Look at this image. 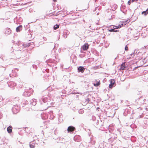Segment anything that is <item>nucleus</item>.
I'll return each instance as SVG.
<instances>
[{
    "instance_id": "4be33fe9",
    "label": "nucleus",
    "mask_w": 148,
    "mask_h": 148,
    "mask_svg": "<svg viewBox=\"0 0 148 148\" xmlns=\"http://www.w3.org/2000/svg\"><path fill=\"white\" fill-rule=\"evenodd\" d=\"M131 2H132L131 0H130L129 1H128V4L129 5H130V4Z\"/></svg>"
},
{
    "instance_id": "aec40b11",
    "label": "nucleus",
    "mask_w": 148,
    "mask_h": 148,
    "mask_svg": "<svg viewBox=\"0 0 148 148\" xmlns=\"http://www.w3.org/2000/svg\"><path fill=\"white\" fill-rule=\"evenodd\" d=\"M121 26H120V25H119L118 26H114V29H118V28H120V27H121Z\"/></svg>"
},
{
    "instance_id": "dca6fc26",
    "label": "nucleus",
    "mask_w": 148,
    "mask_h": 148,
    "mask_svg": "<svg viewBox=\"0 0 148 148\" xmlns=\"http://www.w3.org/2000/svg\"><path fill=\"white\" fill-rule=\"evenodd\" d=\"M29 45H29V44H27V45L23 44L21 46V48H20V49H21L23 47H27L29 46Z\"/></svg>"
},
{
    "instance_id": "5701e85b",
    "label": "nucleus",
    "mask_w": 148,
    "mask_h": 148,
    "mask_svg": "<svg viewBox=\"0 0 148 148\" xmlns=\"http://www.w3.org/2000/svg\"><path fill=\"white\" fill-rule=\"evenodd\" d=\"M128 47L127 46H126L125 47V50H126V51H128Z\"/></svg>"
},
{
    "instance_id": "f8f14e48",
    "label": "nucleus",
    "mask_w": 148,
    "mask_h": 148,
    "mask_svg": "<svg viewBox=\"0 0 148 148\" xmlns=\"http://www.w3.org/2000/svg\"><path fill=\"white\" fill-rule=\"evenodd\" d=\"M31 102L33 106H35L36 104V100L35 99H32Z\"/></svg>"
},
{
    "instance_id": "9d476101",
    "label": "nucleus",
    "mask_w": 148,
    "mask_h": 148,
    "mask_svg": "<svg viewBox=\"0 0 148 148\" xmlns=\"http://www.w3.org/2000/svg\"><path fill=\"white\" fill-rule=\"evenodd\" d=\"M16 109V108L15 107H14L12 108V111L14 113H16L18 112H19V110L18 109L16 110V111L15 110Z\"/></svg>"
},
{
    "instance_id": "4468645a",
    "label": "nucleus",
    "mask_w": 148,
    "mask_h": 148,
    "mask_svg": "<svg viewBox=\"0 0 148 148\" xmlns=\"http://www.w3.org/2000/svg\"><path fill=\"white\" fill-rule=\"evenodd\" d=\"M42 101L44 103H45L48 100L47 98L46 97H42Z\"/></svg>"
},
{
    "instance_id": "2eb2a0df",
    "label": "nucleus",
    "mask_w": 148,
    "mask_h": 148,
    "mask_svg": "<svg viewBox=\"0 0 148 148\" xmlns=\"http://www.w3.org/2000/svg\"><path fill=\"white\" fill-rule=\"evenodd\" d=\"M31 94L29 93H27V92H25L24 93V95L25 96H29Z\"/></svg>"
},
{
    "instance_id": "bb28decb",
    "label": "nucleus",
    "mask_w": 148,
    "mask_h": 148,
    "mask_svg": "<svg viewBox=\"0 0 148 148\" xmlns=\"http://www.w3.org/2000/svg\"><path fill=\"white\" fill-rule=\"evenodd\" d=\"M132 55V54H131V55Z\"/></svg>"
},
{
    "instance_id": "6e6552de",
    "label": "nucleus",
    "mask_w": 148,
    "mask_h": 148,
    "mask_svg": "<svg viewBox=\"0 0 148 148\" xmlns=\"http://www.w3.org/2000/svg\"><path fill=\"white\" fill-rule=\"evenodd\" d=\"M22 27L21 25H20L17 27L16 29V32H20L22 29Z\"/></svg>"
},
{
    "instance_id": "ddd939ff",
    "label": "nucleus",
    "mask_w": 148,
    "mask_h": 148,
    "mask_svg": "<svg viewBox=\"0 0 148 148\" xmlns=\"http://www.w3.org/2000/svg\"><path fill=\"white\" fill-rule=\"evenodd\" d=\"M148 14V9L146 11L143 12H142V14H144V16H146Z\"/></svg>"
},
{
    "instance_id": "f03ea898",
    "label": "nucleus",
    "mask_w": 148,
    "mask_h": 148,
    "mask_svg": "<svg viewBox=\"0 0 148 148\" xmlns=\"http://www.w3.org/2000/svg\"><path fill=\"white\" fill-rule=\"evenodd\" d=\"M9 86L12 88V89H14V87L16 86V84L14 82H11L9 84Z\"/></svg>"
},
{
    "instance_id": "7ed1b4c3",
    "label": "nucleus",
    "mask_w": 148,
    "mask_h": 148,
    "mask_svg": "<svg viewBox=\"0 0 148 148\" xmlns=\"http://www.w3.org/2000/svg\"><path fill=\"white\" fill-rule=\"evenodd\" d=\"M75 127L72 126H70L68 127L67 131L69 132H71L75 130Z\"/></svg>"
},
{
    "instance_id": "1a4fd4ad",
    "label": "nucleus",
    "mask_w": 148,
    "mask_h": 148,
    "mask_svg": "<svg viewBox=\"0 0 148 148\" xmlns=\"http://www.w3.org/2000/svg\"><path fill=\"white\" fill-rule=\"evenodd\" d=\"M12 126H10L7 128V130L9 133H11L12 132Z\"/></svg>"
},
{
    "instance_id": "393cba45",
    "label": "nucleus",
    "mask_w": 148,
    "mask_h": 148,
    "mask_svg": "<svg viewBox=\"0 0 148 148\" xmlns=\"http://www.w3.org/2000/svg\"><path fill=\"white\" fill-rule=\"evenodd\" d=\"M53 1L55 2H56V0H53Z\"/></svg>"
},
{
    "instance_id": "a211bd4d",
    "label": "nucleus",
    "mask_w": 148,
    "mask_h": 148,
    "mask_svg": "<svg viewBox=\"0 0 148 148\" xmlns=\"http://www.w3.org/2000/svg\"><path fill=\"white\" fill-rule=\"evenodd\" d=\"M78 112L79 114H82L84 112V111L82 109H80L79 110Z\"/></svg>"
},
{
    "instance_id": "423d86ee",
    "label": "nucleus",
    "mask_w": 148,
    "mask_h": 148,
    "mask_svg": "<svg viewBox=\"0 0 148 148\" xmlns=\"http://www.w3.org/2000/svg\"><path fill=\"white\" fill-rule=\"evenodd\" d=\"M11 30L10 28H7L5 31V34H9L11 33Z\"/></svg>"
},
{
    "instance_id": "f3484780",
    "label": "nucleus",
    "mask_w": 148,
    "mask_h": 148,
    "mask_svg": "<svg viewBox=\"0 0 148 148\" xmlns=\"http://www.w3.org/2000/svg\"><path fill=\"white\" fill-rule=\"evenodd\" d=\"M59 27V25H55L53 27V28L54 29L56 30V29H58Z\"/></svg>"
},
{
    "instance_id": "39448f33",
    "label": "nucleus",
    "mask_w": 148,
    "mask_h": 148,
    "mask_svg": "<svg viewBox=\"0 0 148 148\" xmlns=\"http://www.w3.org/2000/svg\"><path fill=\"white\" fill-rule=\"evenodd\" d=\"M100 83L99 81H97V80H95V83H93V85L97 87L100 85Z\"/></svg>"
},
{
    "instance_id": "b1692460",
    "label": "nucleus",
    "mask_w": 148,
    "mask_h": 148,
    "mask_svg": "<svg viewBox=\"0 0 148 148\" xmlns=\"http://www.w3.org/2000/svg\"><path fill=\"white\" fill-rule=\"evenodd\" d=\"M132 1V2H133L134 1H137V0H131Z\"/></svg>"
},
{
    "instance_id": "a878e982",
    "label": "nucleus",
    "mask_w": 148,
    "mask_h": 148,
    "mask_svg": "<svg viewBox=\"0 0 148 148\" xmlns=\"http://www.w3.org/2000/svg\"><path fill=\"white\" fill-rule=\"evenodd\" d=\"M1 97H1L0 96V98H1Z\"/></svg>"
},
{
    "instance_id": "20e7f679",
    "label": "nucleus",
    "mask_w": 148,
    "mask_h": 148,
    "mask_svg": "<svg viewBox=\"0 0 148 148\" xmlns=\"http://www.w3.org/2000/svg\"><path fill=\"white\" fill-rule=\"evenodd\" d=\"M82 48L84 50H86L88 48V43H85L82 46Z\"/></svg>"
},
{
    "instance_id": "412c9836",
    "label": "nucleus",
    "mask_w": 148,
    "mask_h": 148,
    "mask_svg": "<svg viewBox=\"0 0 148 148\" xmlns=\"http://www.w3.org/2000/svg\"><path fill=\"white\" fill-rule=\"evenodd\" d=\"M29 146L30 148H34V146L31 144H30Z\"/></svg>"
},
{
    "instance_id": "6ab92c4d",
    "label": "nucleus",
    "mask_w": 148,
    "mask_h": 148,
    "mask_svg": "<svg viewBox=\"0 0 148 148\" xmlns=\"http://www.w3.org/2000/svg\"><path fill=\"white\" fill-rule=\"evenodd\" d=\"M108 31L110 32H117V30H115L114 29H108Z\"/></svg>"
},
{
    "instance_id": "9b49d317",
    "label": "nucleus",
    "mask_w": 148,
    "mask_h": 148,
    "mask_svg": "<svg viewBox=\"0 0 148 148\" xmlns=\"http://www.w3.org/2000/svg\"><path fill=\"white\" fill-rule=\"evenodd\" d=\"M125 68V63H123L121 65V70H124Z\"/></svg>"
},
{
    "instance_id": "f257e3e1",
    "label": "nucleus",
    "mask_w": 148,
    "mask_h": 148,
    "mask_svg": "<svg viewBox=\"0 0 148 148\" xmlns=\"http://www.w3.org/2000/svg\"><path fill=\"white\" fill-rule=\"evenodd\" d=\"M115 81L114 79H111L110 81V84H109V87L110 88L115 86Z\"/></svg>"
},
{
    "instance_id": "0eeeda50",
    "label": "nucleus",
    "mask_w": 148,
    "mask_h": 148,
    "mask_svg": "<svg viewBox=\"0 0 148 148\" xmlns=\"http://www.w3.org/2000/svg\"><path fill=\"white\" fill-rule=\"evenodd\" d=\"M78 70L79 71L81 72L82 73H83L84 71V68L83 66H79L78 69Z\"/></svg>"
}]
</instances>
